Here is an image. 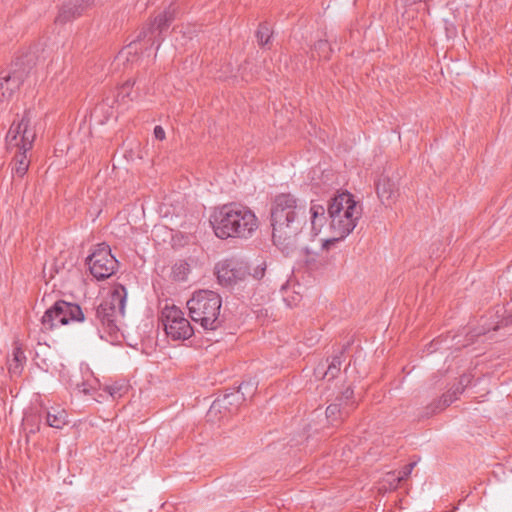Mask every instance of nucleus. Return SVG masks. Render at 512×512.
Masks as SVG:
<instances>
[{
	"mask_svg": "<svg viewBox=\"0 0 512 512\" xmlns=\"http://www.w3.org/2000/svg\"><path fill=\"white\" fill-rule=\"evenodd\" d=\"M127 291L123 285L116 286L110 296L95 309L94 318H89L99 333V326L110 334L119 330V323L125 314Z\"/></svg>",
	"mask_w": 512,
	"mask_h": 512,
	"instance_id": "obj_4",
	"label": "nucleus"
},
{
	"mask_svg": "<svg viewBox=\"0 0 512 512\" xmlns=\"http://www.w3.org/2000/svg\"><path fill=\"white\" fill-rule=\"evenodd\" d=\"M353 204H358L352 194H350L349 192H342L338 195H336L335 197H333L331 199V201L329 202V205H328V208H327V211H328V215H331V212H332V209L336 208V206H338L339 208V213L343 214V212H345L346 210V207L348 205H352Z\"/></svg>",
	"mask_w": 512,
	"mask_h": 512,
	"instance_id": "obj_18",
	"label": "nucleus"
},
{
	"mask_svg": "<svg viewBox=\"0 0 512 512\" xmlns=\"http://www.w3.org/2000/svg\"><path fill=\"white\" fill-rule=\"evenodd\" d=\"M36 139V131L31 126V111L27 110L19 121L14 120L11 124L6 137V145L8 149L17 147L18 150L28 152L32 149Z\"/></svg>",
	"mask_w": 512,
	"mask_h": 512,
	"instance_id": "obj_7",
	"label": "nucleus"
},
{
	"mask_svg": "<svg viewBox=\"0 0 512 512\" xmlns=\"http://www.w3.org/2000/svg\"><path fill=\"white\" fill-rule=\"evenodd\" d=\"M353 396V389L348 387L342 392V394L339 397L336 398V401L342 404V407H346V409H348L350 412L354 407Z\"/></svg>",
	"mask_w": 512,
	"mask_h": 512,
	"instance_id": "obj_26",
	"label": "nucleus"
},
{
	"mask_svg": "<svg viewBox=\"0 0 512 512\" xmlns=\"http://www.w3.org/2000/svg\"><path fill=\"white\" fill-rule=\"evenodd\" d=\"M161 321L165 333L173 340H186L194 334L189 320L185 318L183 311L175 305H166L162 309Z\"/></svg>",
	"mask_w": 512,
	"mask_h": 512,
	"instance_id": "obj_8",
	"label": "nucleus"
},
{
	"mask_svg": "<svg viewBox=\"0 0 512 512\" xmlns=\"http://www.w3.org/2000/svg\"><path fill=\"white\" fill-rule=\"evenodd\" d=\"M314 52L321 58L328 59L332 48L327 40H319L314 44Z\"/></svg>",
	"mask_w": 512,
	"mask_h": 512,
	"instance_id": "obj_29",
	"label": "nucleus"
},
{
	"mask_svg": "<svg viewBox=\"0 0 512 512\" xmlns=\"http://www.w3.org/2000/svg\"><path fill=\"white\" fill-rule=\"evenodd\" d=\"M257 389V383L249 380L247 382H242L237 391L239 394L243 397L244 400L247 399V397H252Z\"/></svg>",
	"mask_w": 512,
	"mask_h": 512,
	"instance_id": "obj_27",
	"label": "nucleus"
},
{
	"mask_svg": "<svg viewBox=\"0 0 512 512\" xmlns=\"http://www.w3.org/2000/svg\"><path fill=\"white\" fill-rule=\"evenodd\" d=\"M77 388L79 391L83 392L84 394H90L91 393V386L86 383L82 382L81 384H77Z\"/></svg>",
	"mask_w": 512,
	"mask_h": 512,
	"instance_id": "obj_36",
	"label": "nucleus"
},
{
	"mask_svg": "<svg viewBox=\"0 0 512 512\" xmlns=\"http://www.w3.org/2000/svg\"><path fill=\"white\" fill-rule=\"evenodd\" d=\"M271 36L272 31L270 25L267 22L261 23L256 32V38L258 40L259 45H267L269 43Z\"/></svg>",
	"mask_w": 512,
	"mask_h": 512,
	"instance_id": "obj_25",
	"label": "nucleus"
},
{
	"mask_svg": "<svg viewBox=\"0 0 512 512\" xmlns=\"http://www.w3.org/2000/svg\"><path fill=\"white\" fill-rule=\"evenodd\" d=\"M85 314L76 303L58 300L47 309L41 318L42 329L51 331L59 325H66L70 322H82Z\"/></svg>",
	"mask_w": 512,
	"mask_h": 512,
	"instance_id": "obj_5",
	"label": "nucleus"
},
{
	"mask_svg": "<svg viewBox=\"0 0 512 512\" xmlns=\"http://www.w3.org/2000/svg\"><path fill=\"white\" fill-rule=\"evenodd\" d=\"M307 222V206L291 193L274 197L270 206V224L274 245L289 255L299 245L300 235Z\"/></svg>",
	"mask_w": 512,
	"mask_h": 512,
	"instance_id": "obj_1",
	"label": "nucleus"
},
{
	"mask_svg": "<svg viewBox=\"0 0 512 512\" xmlns=\"http://www.w3.org/2000/svg\"><path fill=\"white\" fill-rule=\"evenodd\" d=\"M26 362L24 351L20 347H15L13 350V358L9 361V373L12 376H19L23 370Z\"/></svg>",
	"mask_w": 512,
	"mask_h": 512,
	"instance_id": "obj_19",
	"label": "nucleus"
},
{
	"mask_svg": "<svg viewBox=\"0 0 512 512\" xmlns=\"http://www.w3.org/2000/svg\"><path fill=\"white\" fill-rule=\"evenodd\" d=\"M128 390V386L126 384L114 383L112 385L106 386L105 391L109 393V395L113 398H120L126 391Z\"/></svg>",
	"mask_w": 512,
	"mask_h": 512,
	"instance_id": "obj_30",
	"label": "nucleus"
},
{
	"mask_svg": "<svg viewBox=\"0 0 512 512\" xmlns=\"http://www.w3.org/2000/svg\"><path fill=\"white\" fill-rule=\"evenodd\" d=\"M309 212L311 214V228L317 234L326 221L325 208L320 204H312Z\"/></svg>",
	"mask_w": 512,
	"mask_h": 512,
	"instance_id": "obj_21",
	"label": "nucleus"
},
{
	"mask_svg": "<svg viewBox=\"0 0 512 512\" xmlns=\"http://www.w3.org/2000/svg\"><path fill=\"white\" fill-rule=\"evenodd\" d=\"M90 0H69L64 3L55 19L56 23L64 24L82 14Z\"/></svg>",
	"mask_w": 512,
	"mask_h": 512,
	"instance_id": "obj_14",
	"label": "nucleus"
},
{
	"mask_svg": "<svg viewBox=\"0 0 512 512\" xmlns=\"http://www.w3.org/2000/svg\"><path fill=\"white\" fill-rule=\"evenodd\" d=\"M245 401L237 390L230 393H225L222 397H218L211 405V409L220 411L225 409L231 411L232 408L237 407L240 403Z\"/></svg>",
	"mask_w": 512,
	"mask_h": 512,
	"instance_id": "obj_17",
	"label": "nucleus"
},
{
	"mask_svg": "<svg viewBox=\"0 0 512 512\" xmlns=\"http://www.w3.org/2000/svg\"><path fill=\"white\" fill-rule=\"evenodd\" d=\"M469 382H470V377L467 376V375H463V376L460 377V380H459L458 384L461 387L465 388L469 384Z\"/></svg>",
	"mask_w": 512,
	"mask_h": 512,
	"instance_id": "obj_37",
	"label": "nucleus"
},
{
	"mask_svg": "<svg viewBox=\"0 0 512 512\" xmlns=\"http://www.w3.org/2000/svg\"><path fill=\"white\" fill-rule=\"evenodd\" d=\"M46 422L50 427L62 429L68 423L67 414L63 409L53 408L47 412Z\"/></svg>",
	"mask_w": 512,
	"mask_h": 512,
	"instance_id": "obj_20",
	"label": "nucleus"
},
{
	"mask_svg": "<svg viewBox=\"0 0 512 512\" xmlns=\"http://www.w3.org/2000/svg\"><path fill=\"white\" fill-rule=\"evenodd\" d=\"M188 268L186 264L175 265L173 267V275L177 280H185Z\"/></svg>",
	"mask_w": 512,
	"mask_h": 512,
	"instance_id": "obj_33",
	"label": "nucleus"
},
{
	"mask_svg": "<svg viewBox=\"0 0 512 512\" xmlns=\"http://www.w3.org/2000/svg\"><path fill=\"white\" fill-rule=\"evenodd\" d=\"M178 11L179 5L173 2L161 14L169 23H172L176 19Z\"/></svg>",
	"mask_w": 512,
	"mask_h": 512,
	"instance_id": "obj_32",
	"label": "nucleus"
},
{
	"mask_svg": "<svg viewBox=\"0 0 512 512\" xmlns=\"http://www.w3.org/2000/svg\"><path fill=\"white\" fill-rule=\"evenodd\" d=\"M376 192L384 205L391 206L399 196L398 177L383 173L376 183Z\"/></svg>",
	"mask_w": 512,
	"mask_h": 512,
	"instance_id": "obj_12",
	"label": "nucleus"
},
{
	"mask_svg": "<svg viewBox=\"0 0 512 512\" xmlns=\"http://www.w3.org/2000/svg\"><path fill=\"white\" fill-rule=\"evenodd\" d=\"M326 373L328 375V380L334 379L340 372L341 367V359L340 356H334L330 363L326 362Z\"/></svg>",
	"mask_w": 512,
	"mask_h": 512,
	"instance_id": "obj_28",
	"label": "nucleus"
},
{
	"mask_svg": "<svg viewBox=\"0 0 512 512\" xmlns=\"http://www.w3.org/2000/svg\"><path fill=\"white\" fill-rule=\"evenodd\" d=\"M31 65L25 64L24 58H18L12 72L0 73V101L9 100L19 89L31 70Z\"/></svg>",
	"mask_w": 512,
	"mask_h": 512,
	"instance_id": "obj_10",
	"label": "nucleus"
},
{
	"mask_svg": "<svg viewBox=\"0 0 512 512\" xmlns=\"http://www.w3.org/2000/svg\"><path fill=\"white\" fill-rule=\"evenodd\" d=\"M153 133H154V137L157 140L162 141L165 139V131L162 128V126H159V125L155 126Z\"/></svg>",
	"mask_w": 512,
	"mask_h": 512,
	"instance_id": "obj_35",
	"label": "nucleus"
},
{
	"mask_svg": "<svg viewBox=\"0 0 512 512\" xmlns=\"http://www.w3.org/2000/svg\"><path fill=\"white\" fill-rule=\"evenodd\" d=\"M134 84L135 81L127 80L118 88L116 96L112 100L106 98L103 103L96 108V111L104 110L105 107L112 109L114 103H126L128 101H132L134 99L132 96Z\"/></svg>",
	"mask_w": 512,
	"mask_h": 512,
	"instance_id": "obj_16",
	"label": "nucleus"
},
{
	"mask_svg": "<svg viewBox=\"0 0 512 512\" xmlns=\"http://www.w3.org/2000/svg\"><path fill=\"white\" fill-rule=\"evenodd\" d=\"M210 223L218 238L230 237L247 239L258 229V219L248 207L230 203L216 209Z\"/></svg>",
	"mask_w": 512,
	"mask_h": 512,
	"instance_id": "obj_2",
	"label": "nucleus"
},
{
	"mask_svg": "<svg viewBox=\"0 0 512 512\" xmlns=\"http://www.w3.org/2000/svg\"><path fill=\"white\" fill-rule=\"evenodd\" d=\"M189 315L204 332L213 333L222 328L225 318L221 314L222 298L212 290L195 291L187 301Z\"/></svg>",
	"mask_w": 512,
	"mask_h": 512,
	"instance_id": "obj_3",
	"label": "nucleus"
},
{
	"mask_svg": "<svg viewBox=\"0 0 512 512\" xmlns=\"http://www.w3.org/2000/svg\"><path fill=\"white\" fill-rule=\"evenodd\" d=\"M326 362L325 363H320L317 365V367L314 369V375L316 378H319V379H323V378H327L328 379V375L326 373Z\"/></svg>",
	"mask_w": 512,
	"mask_h": 512,
	"instance_id": "obj_34",
	"label": "nucleus"
},
{
	"mask_svg": "<svg viewBox=\"0 0 512 512\" xmlns=\"http://www.w3.org/2000/svg\"><path fill=\"white\" fill-rule=\"evenodd\" d=\"M87 264L91 274L97 280H103L112 276L117 267L118 261L111 254V250L104 244L99 247L87 258Z\"/></svg>",
	"mask_w": 512,
	"mask_h": 512,
	"instance_id": "obj_9",
	"label": "nucleus"
},
{
	"mask_svg": "<svg viewBox=\"0 0 512 512\" xmlns=\"http://www.w3.org/2000/svg\"><path fill=\"white\" fill-rule=\"evenodd\" d=\"M417 462L416 461H413L407 465H405L399 472H398V475L397 477L394 479V481L396 482V486L406 480L410 474L412 473V470L414 469V467L416 466Z\"/></svg>",
	"mask_w": 512,
	"mask_h": 512,
	"instance_id": "obj_31",
	"label": "nucleus"
},
{
	"mask_svg": "<svg viewBox=\"0 0 512 512\" xmlns=\"http://www.w3.org/2000/svg\"><path fill=\"white\" fill-rule=\"evenodd\" d=\"M27 152L23 150H19L18 153L14 157V166L12 168L13 172L17 174L19 177H23L29 168V160L27 158Z\"/></svg>",
	"mask_w": 512,
	"mask_h": 512,
	"instance_id": "obj_22",
	"label": "nucleus"
},
{
	"mask_svg": "<svg viewBox=\"0 0 512 512\" xmlns=\"http://www.w3.org/2000/svg\"><path fill=\"white\" fill-rule=\"evenodd\" d=\"M134 45H135V43H131V44H129V45L126 47V49H125V50H126V54H130V53L132 52V50H133V48H134ZM123 53H125V51H124V50L121 52V54H123Z\"/></svg>",
	"mask_w": 512,
	"mask_h": 512,
	"instance_id": "obj_39",
	"label": "nucleus"
},
{
	"mask_svg": "<svg viewBox=\"0 0 512 512\" xmlns=\"http://www.w3.org/2000/svg\"><path fill=\"white\" fill-rule=\"evenodd\" d=\"M349 415V410L346 407H342V404L339 402H335L330 404L326 408V417L331 421H335L337 419H343Z\"/></svg>",
	"mask_w": 512,
	"mask_h": 512,
	"instance_id": "obj_23",
	"label": "nucleus"
},
{
	"mask_svg": "<svg viewBox=\"0 0 512 512\" xmlns=\"http://www.w3.org/2000/svg\"><path fill=\"white\" fill-rule=\"evenodd\" d=\"M170 25L171 23L160 13L147 28L140 32L138 39L148 38V41H151L152 45L157 43L156 50H158L163 40L161 35Z\"/></svg>",
	"mask_w": 512,
	"mask_h": 512,
	"instance_id": "obj_13",
	"label": "nucleus"
},
{
	"mask_svg": "<svg viewBox=\"0 0 512 512\" xmlns=\"http://www.w3.org/2000/svg\"><path fill=\"white\" fill-rule=\"evenodd\" d=\"M335 207L332 209L331 215H329L330 227L335 236L324 241L323 247L326 249L349 235L356 227V223L362 213V208L358 204L352 203V205H348L343 214L339 213L338 206L335 205Z\"/></svg>",
	"mask_w": 512,
	"mask_h": 512,
	"instance_id": "obj_6",
	"label": "nucleus"
},
{
	"mask_svg": "<svg viewBox=\"0 0 512 512\" xmlns=\"http://www.w3.org/2000/svg\"><path fill=\"white\" fill-rule=\"evenodd\" d=\"M509 323H512V314L508 315L507 317H504L501 321V324L507 325Z\"/></svg>",
	"mask_w": 512,
	"mask_h": 512,
	"instance_id": "obj_38",
	"label": "nucleus"
},
{
	"mask_svg": "<svg viewBox=\"0 0 512 512\" xmlns=\"http://www.w3.org/2000/svg\"><path fill=\"white\" fill-rule=\"evenodd\" d=\"M464 389L465 388L461 387L459 384L455 385L446 394H443V396L437 402L428 405L422 417L428 418L443 408L449 406L457 399L458 395H460Z\"/></svg>",
	"mask_w": 512,
	"mask_h": 512,
	"instance_id": "obj_15",
	"label": "nucleus"
},
{
	"mask_svg": "<svg viewBox=\"0 0 512 512\" xmlns=\"http://www.w3.org/2000/svg\"><path fill=\"white\" fill-rule=\"evenodd\" d=\"M248 267V275H251L255 280H260L265 275L267 264L264 260H256L254 263L248 264Z\"/></svg>",
	"mask_w": 512,
	"mask_h": 512,
	"instance_id": "obj_24",
	"label": "nucleus"
},
{
	"mask_svg": "<svg viewBox=\"0 0 512 512\" xmlns=\"http://www.w3.org/2000/svg\"><path fill=\"white\" fill-rule=\"evenodd\" d=\"M499 327H500V325H499V323H498L496 326H494V327H493V330H496V329H498Z\"/></svg>",
	"mask_w": 512,
	"mask_h": 512,
	"instance_id": "obj_40",
	"label": "nucleus"
},
{
	"mask_svg": "<svg viewBox=\"0 0 512 512\" xmlns=\"http://www.w3.org/2000/svg\"><path fill=\"white\" fill-rule=\"evenodd\" d=\"M248 263L238 259H228L216 265L219 283L224 286L236 284L248 275Z\"/></svg>",
	"mask_w": 512,
	"mask_h": 512,
	"instance_id": "obj_11",
	"label": "nucleus"
}]
</instances>
